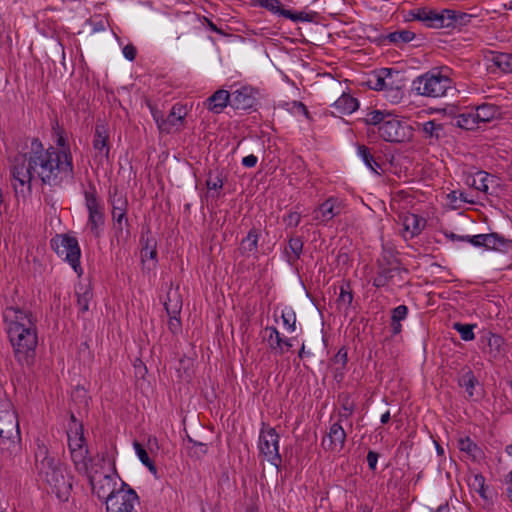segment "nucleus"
<instances>
[{
    "instance_id": "f257e3e1",
    "label": "nucleus",
    "mask_w": 512,
    "mask_h": 512,
    "mask_svg": "<svg viewBox=\"0 0 512 512\" xmlns=\"http://www.w3.org/2000/svg\"><path fill=\"white\" fill-rule=\"evenodd\" d=\"M11 175L15 182L23 188L31 190L34 178L42 184L59 186L74 176V165L70 164L69 156L55 153L54 146L45 148L38 138H33L28 150L17 154L11 164Z\"/></svg>"
},
{
    "instance_id": "f03ea898",
    "label": "nucleus",
    "mask_w": 512,
    "mask_h": 512,
    "mask_svg": "<svg viewBox=\"0 0 512 512\" xmlns=\"http://www.w3.org/2000/svg\"><path fill=\"white\" fill-rule=\"evenodd\" d=\"M3 319L16 360L21 365H31L38 345L36 320L32 313L19 307H8L3 312Z\"/></svg>"
},
{
    "instance_id": "7ed1b4c3",
    "label": "nucleus",
    "mask_w": 512,
    "mask_h": 512,
    "mask_svg": "<svg viewBox=\"0 0 512 512\" xmlns=\"http://www.w3.org/2000/svg\"><path fill=\"white\" fill-rule=\"evenodd\" d=\"M35 470L40 480L45 482L61 501H67L72 490V477L65 473L61 461L53 455L47 445L37 439Z\"/></svg>"
},
{
    "instance_id": "20e7f679",
    "label": "nucleus",
    "mask_w": 512,
    "mask_h": 512,
    "mask_svg": "<svg viewBox=\"0 0 512 512\" xmlns=\"http://www.w3.org/2000/svg\"><path fill=\"white\" fill-rule=\"evenodd\" d=\"M22 451L21 434L16 412L8 397L0 400V457L13 461Z\"/></svg>"
},
{
    "instance_id": "39448f33",
    "label": "nucleus",
    "mask_w": 512,
    "mask_h": 512,
    "mask_svg": "<svg viewBox=\"0 0 512 512\" xmlns=\"http://www.w3.org/2000/svg\"><path fill=\"white\" fill-rule=\"evenodd\" d=\"M447 69L434 68L413 81V89L418 95L439 98L446 96L447 91L452 89L453 81L446 73Z\"/></svg>"
},
{
    "instance_id": "423d86ee",
    "label": "nucleus",
    "mask_w": 512,
    "mask_h": 512,
    "mask_svg": "<svg viewBox=\"0 0 512 512\" xmlns=\"http://www.w3.org/2000/svg\"><path fill=\"white\" fill-rule=\"evenodd\" d=\"M55 253L67 262L74 272L81 276L83 269L80 263L81 249L78 240L69 234H57L50 241Z\"/></svg>"
},
{
    "instance_id": "0eeeda50",
    "label": "nucleus",
    "mask_w": 512,
    "mask_h": 512,
    "mask_svg": "<svg viewBox=\"0 0 512 512\" xmlns=\"http://www.w3.org/2000/svg\"><path fill=\"white\" fill-rule=\"evenodd\" d=\"M84 198L88 212L86 227L95 238H100L104 230L105 213L94 185H89L88 189L84 191Z\"/></svg>"
},
{
    "instance_id": "6e6552de",
    "label": "nucleus",
    "mask_w": 512,
    "mask_h": 512,
    "mask_svg": "<svg viewBox=\"0 0 512 512\" xmlns=\"http://www.w3.org/2000/svg\"><path fill=\"white\" fill-rule=\"evenodd\" d=\"M112 206V230L118 242L127 241L130 237V223L127 217L128 200L124 195H118L117 192L110 198Z\"/></svg>"
},
{
    "instance_id": "1a4fd4ad",
    "label": "nucleus",
    "mask_w": 512,
    "mask_h": 512,
    "mask_svg": "<svg viewBox=\"0 0 512 512\" xmlns=\"http://www.w3.org/2000/svg\"><path fill=\"white\" fill-rule=\"evenodd\" d=\"M279 440L280 437L274 428H261L258 441L259 453L277 469H279L282 463L279 453Z\"/></svg>"
},
{
    "instance_id": "9d476101",
    "label": "nucleus",
    "mask_w": 512,
    "mask_h": 512,
    "mask_svg": "<svg viewBox=\"0 0 512 512\" xmlns=\"http://www.w3.org/2000/svg\"><path fill=\"white\" fill-rule=\"evenodd\" d=\"M377 132L384 141L391 143H403L413 136V128L407 122L392 116L388 117Z\"/></svg>"
},
{
    "instance_id": "9b49d317",
    "label": "nucleus",
    "mask_w": 512,
    "mask_h": 512,
    "mask_svg": "<svg viewBox=\"0 0 512 512\" xmlns=\"http://www.w3.org/2000/svg\"><path fill=\"white\" fill-rule=\"evenodd\" d=\"M127 487L128 485L122 482L117 493L107 501L106 512H137L139 497L133 489Z\"/></svg>"
},
{
    "instance_id": "f8f14e48",
    "label": "nucleus",
    "mask_w": 512,
    "mask_h": 512,
    "mask_svg": "<svg viewBox=\"0 0 512 512\" xmlns=\"http://www.w3.org/2000/svg\"><path fill=\"white\" fill-rule=\"evenodd\" d=\"M399 72L390 68H383L372 78L368 80V85L376 91H385L386 97L391 98L392 102H399L403 97V92L399 86L394 87L393 75Z\"/></svg>"
},
{
    "instance_id": "ddd939ff",
    "label": "nucleus",
    "mask_w": 512,
    "mask_h": 512,
    "mask_svg": "<svg viewBox=\"0 0 512 512\" xmlns=\"http://www.w3.org/2000/svg\"><path fill=\"white\" fill-rule=\"evenodd\" d=\"M89 478L90 485L92 487V491L97 497L101 500H104L105 503L109 501V499L115 495L118 491L117 486V475L116 473H100V472H90L86 475Z\"/></svg>"
},
{
    "instance_id": "4468645a",
    "label": "nucleus",
    "mask_w": 512,
    "mask_h": 512,
    "mask_svg": "<svg viewBox=\"0 0 512 512\" xmlns=\"http://www.w3.org/2000/svg\"><path fill=\"white\" fill-rule=\"evenodd\" d=\"M344 209V202L337 197H329L313 210V219L317 224L327 225L333 218L339 216Z\"/></svg>"
},
{
    "instance_id": "2eb2a0df",
    "label": "nucleus",
    "mask_w": 512,
    "mask_h": 512,
    "mask_svg": "<svg viewBox=\"0 0 512 512\" xmlns=\"http://www.w3.org/2000/svg\"><path fill=\"white\" fill-rule=\"evenodd\" d=\"M346 432L341 422H334L330 425L327 434L321 441V447L330 453H339L345 446Z\"/></svg>"
},
{
    "instance_id": "dca6fc26",
    "label": "nucleus",
    "mask_w": 512,
    "mask_h": 512,
    "mask_svg": "<svg viewBox=\"0 0 512 512\" xmlns=\"http://www.w3.org/2000/svg\"><path fill=\"white\" fill-rule=\"evenodd\" d=\"M466 184L485 194H494L499 186V179L494 175L479 170L467 175Z\"/></svg>"
},
{
    "instance_id": "f3484780",
    "label": "nucleus",
    "mask_w": 512,
    "mask_h": 512,
    "mask_svg": "<svg viewBox=\"0 0 512 512\" xmlns=\"http://www.w3.org/2000/svg\"><path fill=\"white\" fill-rule=\"evenodd\" d=\"M258 91L251 86H241L231 92V107L236 110H248L257 102Z\"/></svg>"
},
{
    "instance_id": "a211bd4d",
    "label": "nucleus",
    "mask_w": 512,
    "mask_h": 512,
    "mask_svg": "<svg viewBox=\"0 0 512 512\" xmlns=\"http://www.w3.org/2000/svg\"><path fill=\"white\" fill-rule=\"evenodd\" d=\"M187 115V109L184 105L176 103L172 106L168 116L160 124V132L171 133L173 130H178L184 123Z\"/></svg>"
},
{
    "instance_id": "6ab92c4d",
    "label": "nucleus",
    "mask_w": 512,
    "mask_h": 512,
    "mask_svg": "<svg viewBox=\"0 0 512 512\" xmlns=\"http://www.w3.org/2000/svg\"><path fill=\"white\" fill-rule=\"evenodd\" d=\"M414 20L423 22L430 28H444V9L436 11L429 8H416L411 11Z\"/></svg>"
},
{
    "instance_id": "aec40b11",
    "label": "nucleus",
    "mask_w": 512,
    "mask_h": 512,
    "mask_svg": "<svg viewBox=\"0 0 512 512\" xmlns=\"http://www.w3.org/2000/svg\"><path fill=\"white\" fill-rule=\"evenodd\" d=\"M164 307L169 316L168 327L170 331L175 334L181 329V321L178 316L181 312L182 303L179 300L178 295L176 293H168Z\"/></svg>"
},
{
    "instance_id": "412c9836",
    "label": "nucleus",
    "mask_w": 512,
    "mask_h": 512,
    "mask_svg": "<svg viewBox=\"0 0 512 512\" xmlns=\"http://www.w3.org/2000/svg\"><path fill=\"white\" fill-rule=\"evenodd\" d=\"M484 340L486 344L483 348V353L488 356L489 361L494 362L504 357L505 340L502 336L488 333Z\"/></svg>"
},
{
    "instance_id": "4be33fe9",
    "label": "nucleus",
    "mask_w": 512,
    "mask_h": 512,
    "mask_svg": "<svg viewBox=\"0 0 512 512\" xmlns=\"http://www.w3.org/2000/svg\"><path fill=\"white\" fill-rule=\"evenodd\" d=\"M69 451L88 450L86 440L84 438L83 426L77 422L74 415H71V424L67 431Z\"/></svg>"
},
{
    "instance_id": "5701e85b",
    "label": "nucleus",
    "mask_w": 512,
    "mask_h": 512,
    "mask_svg": "<svg viewBox=\"0 0 512 512\" xmlns=\"http://www.w3.org/2000/svg\"><path fill=\"white\" fill-rule=\"evenodd\" d=\"M231 106V93L225 89H218L209 96L204 106L214 114H220L227 106Z\"/></svg>"
},
{
    "instance_id": "b1692460",
    "label": "nucleus",
    "mask_w": 512,
    "mask_h": 512,
    "mask_svg": "<svg viewBox=\"0 0 512 512\" xmlns=\"http://www.w3.org/2000/svg\"><path fill=\"white\" fill-rule=\"evenodd\" d=\"M109 134L105 125L97 124L95 127L93 148L96 151V157L101 159H108L110 146H109Z\"/></svg>"
},
{
    "instance_id": "393cba45",
    "label": "nucleus",
    "mask_w": 512,
    "mask_h": 512,
    "mask_svg": "<svg viewBox=\"0 0 512 512\" xmlns=\"http://www.w3.org/2000/svg\"><path fill=\"white\" fill-rule=\"evenodd\" d=\"M405 237L410 238L419 235L426 226V220L413 213H405L400 216Z\"/></svg>"
},
{
    "instance_id": "a878e982",
    "label": "nucleus",
    "mask_w": 512,
    "mask_h": 512,
    "mask_svg": "<svg viewBox=\"0 0 512 512\" xmlns=\"http://www.w3.org/2000/svg\"><path fill=\"white\" fill-rule=\"evenodd\" d=\"M418 129L422 133V136L429 144L437 143L441 138L444 137V126L442 123L436 120H429L424 123L418 124Z\"/></svg>"
},
{
    "instance_id": "bb28decb",
    "label": "nucleus",
    "mask_w": 512,
    "mask_h": 512,
    "mask_svg": "<svg viewBox=\"0 0 512 512\" xmlns=\"http://www.w3.org/2000/svg\"><path fill=\"white\" fill-rule=\"evenodd\" d=\"M472 15L452 9H444V28H456L467 25Z\"/></svg>"
},
{
    "instance_id": "cd10ccee",
    "label": "nucleus",
    "mask_w": 512,
    "mask_h": 512,
    "mask_svg": "<svg viewBox=\"0 0 512 512\" xmlns=\"http://www.w3.org/2000/svg\"><path fill=\"white\" fill-rule=\"evenodd\" d=\"M263 340H266L269 344V348L278 353L283 354V343L284 337L281 336L278 329L274 326H268L263 331Z\"/></svg>"
},
{
    "instance_id": "c85d7f7f",
    "label": "nucleus",
    "mask_w": 512,
    "mask_h": 512,
    "mask_svg": "<svg viewBox=\"0 0 512 512\" xmlns=\"http://www.w3.org/2000/svg\"><path fill=\"white\" fill-rule=\"evenodd\" d=\"M259 232L257 229L252 228L247 236L241 240L238 248L239 253L243 256H250L255 254L258 250Z\"/></svg>"
},
{
    "instance_id": "c756f323",
    "label": "nucleus",
    "mask_w": 512,
    "mask_h": 512,
    "mask_svg": "<svg viewBox=\"0 0 512 512\" xmlns=\"http://www.w3.org/2000/svg\"><path fill=\"white\" fill-rule=\"evenodd\" d=\"M75 295L77 298V305L79 312L85 313L89 310L90 302L93 298L92 288L89 284H82L76 286Z\"/></svg>"
},
{
    "instance_id": "7c9ffc66",
    "label": "nucleus",
    "mask_w": 512,
    "mask_h": 512,
    "mask_svg": "<svg viewBox=\"0 0 512 512\" xmlns=\"http://www.w3.org/2000/svg\"><path fill=\"white\" fill-rule=\"evenodd\" d=\"M338 402L340 404V410L338 413V422L349 420L353 415L356 404L349 393H341L338 395Z\"/></svg>"
},
{
    "instance_id": "2f4dec72",
    "label": "nucleus",
    "mask_w": 512,
    "mask_h": 512,
    "mask_svg": "<svg viewBox=\"0 0 512 512\" xmlns=\"http://www.w3.org/2000/svg\"><path fill=\"white\" fill-rule=\"evenodd\" d=\"M511 246V241L498 233L485 234L483 248L487 250L506 251Z\"/></svg>"
},
{
    "instance_id": "473e14b6",
    "label": "nucleus",
    "mask_w": 512,
    "mask_h": 512,
    "mask_svg": "<svg viewBox=\"0 0 512 512\" xmlns=\"http://www.w3.org/2000/svg\"><path fill=\"white\" fill-rule=\"evenodd\" d=\"M88 450L71 451L70 456L75 469L84 475L89 474L91 459Z\"/></svg>"
},
{
    "instance_id": "72a5a7b5",
    "label": "nucleus",
    "mask_w": 512,
    "mask_h": 512,
    "mask_svg": "<svg viewBox=\"0 0 512 512\" xmlns=\"http://www.w3.org/2000/svg\"><path fill=\"white\" fill-rule=\"evenodd\" d=\"M400 269L397 266L388 267V266H380L376 276L373 279V286L377 288L387 286L390 281L393 279L395 274L399 273Z\"/></svg>"
},
{
    "instance_id": "f704fd0d",
    "label": "nucleus",
    "mask_w": 512,
    "mask_h": 512,
    "mask_svg": "<svg viewBox=\"0 0 512 512\" xmlns=\"http://www.w3.org/2000/svg\"><path fill=\"white\" fill-rule=\"evenodd\" d=\"M500 114V109L494 104L484 103L479 105L475 111L477 122L486 123L495 119Z\"/></svg>"
},
{
    "instance_id": "c9c22d12",
    "label": "nucleus",
    "mask_w": 512,
    "mask_h": 512,
    "mask_svg": "<svg viewBox=\"0 0 512 512\" xmlns=\"http://www.w3.org/2000/svg\"><path fill=\"white\" fill-rule=\"evenodd\" d=\"M336 110L342 114H351L357 110L358 100L349 94L343 93L333 104Z\"/></svg>"
},
{
    "instance_id": "e433bc0d",
    "label": "nucleus",
    "mask_w": 512,
    "mask_h": 512,
    "mask_svg": "<svg viewBox=\"0 0 512 512\" xmlns=\"http://www.w3.org/2000/svg\"><path fill=\"white\" fill-rule=\"evenodd\" d=\"M497 68L504 73L512 72V54L501 52H490L488 58Z\"/></svg>"
},
{
    "instance_id": "4c0bfd02",
    "label": "nucleus",
    "mask_w": 512,
    "mask_h": 512,
    "mask_svg": "<svg viewBox=\"0 0 512 512\" xmlns=\"http://www.w3.org/2000/svg\"><path fill=\"white\" fill-rule=\"evenodd\" d=\"M357 154L362 159L364 164L375 174L380 175L381 174V165L378 163V161L374 158L372 155L370 149L366 147L365 145H359L357 148Z\"/></svg>"
},
{
    "instance_id": "58836bf2",
    "label": "nucleus",
    "mask_w": 512,
    "mask_h": 512,
    "mask_svg": "<svg viewBox=\"0 0 512 512\" xmlns=\"http://www.w3.org/2000/svg\"><path fill=\"white\" fill-rule=\"evenodd\" d=\"M303 241L300 237H291L288 241V247L286 248V254L288 262L293 264L301 256L303 251Z\"/></svg>"
},
{
    "instance_id": "ea45409f",
    "label": "nucleus",
    "mask_w": 512,
    "mask_h": 512,
    "mask_svg": "<svg viewBox=\"0 0 512 512\" xmlns=\"http://www.w3.org/2000/svg\"><path fill=\"white\" fill-rule=\"evenodd\" d=\"M458 448L461 452H465L473 460H477L482 456V450L469 437L460 438Z\"/></svg>"
},
{
    "instance_id": "a19ab883",
    "label": "nucleus",
    "mask_w": 512,
    "mask_h": 512,
    "mask_svg": "<svg viewBox=\"0 0 512 512\" xmlns=\"http://www.w3.org/2000/svg\"><path fill=\"white\" fill-rule=\"evenodd\" d=\"M353 298H354V296H353V292H352L350 283H348V282L342 283V285L340 286V291H339V295L337 298L338 306L347 310L348 308L351 307Z\"/></svg>"
},
{
    "instance_id": "79ce46f5",
    "label": "nucleus",
    "mask_w": 512,
    "mask_h": 512,
    "mask_svg": "<svg viewBox=\"0 0 512 512\" xmlns=\"http://www.w3.org/2000/svg\"><path fill=\"white\" fill-rule=\"evenodd\" d=\"M133 447L136 455L138 456L141 463L148 468V470L153 474H157V468L154 462L150 459L146 449L139 442L135 441L133 443Z\"/></svg>"
},
{
    "instance_id": "37998d69",
    "label": "nucleus",
    "mask_w": 512,
    "mask_h": 512,
    "mask_svg": "<svg viewBox=\"0 0 512 512\" xmlns=\"http://www.w3.org/2000/svg\"><path fill=\"white\" fill-rule=\"evenodd\" d=\"M459 385L463 387L469 398L474 396V389L478 385V380L471 370H467L459 379Z\"/></svg>"
},
{
    "instance_id": "c03bdc74",
    "label": "nucleus",
    "mask_w": 512,
    "mask_h": 512,
    "mask_svg": "<svg viewBox=\"0 0 512 512\" xmlns=\"http://www.w3.org/2000/svg\"><path fill=\"white\" fill-rule=\"evenodd\" d=\"M56 135H57V138H56V141H55L56 147H54L55 148V153H64V154H66L67 156H69L70 164H73V156L71 154L70 146H69L67 138H66V136L64 134V131L58 128L56 130Z\"/></svg>"
},
{
    "instance_id": "a18cd8bd",
    "label": "nucleus",
    "mask_w": 512,
    "mask_h": 512,
    "mask_svg": "<svg viewBox=\"0 0 512 512\" xmlns=\"http://www.w3.org/2000/svg\"><path fill=\"white\" fill-rule=\"evenodd\" d=\"M141 259L142 262L152 260L154 261V265L157 263V249L155 239L147 238L145 240V244L141 250Z\"/></svg>"
},
{
    "instance_id": "49530a36",
    "label": "nucleus",
    "mask_w": 512,
    "mask_h": 512,
    "mask_svg": "<svg viewBox=\"0 0 512 512\" xmlns=\"http://www.w3.org/2000/svg\"><path fill=\"white\" fill-rule=\"evenodd\" d=\"M455 120L458 127L466 130H473L478 125L475 113L472 112L459 114Z\"/></svg>"
},
{
    "instance_id": "de8ad7c7",
    "label": "nucleus",
    "mask_w": 512,
    "mask_h": 512,
    "mask_svg": "<svg viewBox=\"0 0 512 512\" xmlns=\"http://www.w3.org/2000/svg\"><path fill=\"white\" fill-rule=\"evenodd\" d=\"M391 115L381 110H373L367 113L365 117V122L368 125L377 126L378 128L382 126V124L387 121L388 117Z\"/></svg>"
},
{
    "instance_id": "09e8293b",
    "label": "nucleus",
    "mask_w": 512,
    "mask_h": 512,
    "mask_svg": "<svg viewBox=\"0 0 512 512\" xmlns=\"http://www.w3.org/2000/svg\"><path fill=\"white\" fill-rule=\"evenodd\" d=\"M415 37V34L409 30H401L389 33L386 36V39L390 43L399 44V43H408L412 41Z\"/></svg>"
},
{
    "instance_id": "8fccbe9b",
    "label": "nucleus",
    "mask_w": 512,
    "mask_h": 512,
    "mask_svg": "<svg viewBox=\"0 0 512 512\" xmlns=\"http://www.w3.org/2000/svg\"><path fill=\"white\" fill-rule=\"evenodd\" d=\"M281 318L283 326L288 332H294L296 329V314L292 308L282 310Z\"/></svg>"
},
{
    "instance_id": "3c124183",
    "label": "nucleus",
    "mask_w": 512,
    "mask_h": 512,
    "mask_svg": "<svg viewBox=\"0 0 512 512\" xmlns=\"http://www.w3.org/2000/svg\"><path fill=\"white\" fill-rule=\"evenodd\" d=\"M257 4L271 13L278 14L280 16H283V13L288 10L282 7L279 0H257Z\"/></svg>"
},
{
    "instance_id": "603ef678",
    "label": "nucleus",
    "mask_w": 512,
    "mask_h": 512,
    "mask_svg": "<svg viewBox=\"0 0 512 512\" xmlns=\"http://www.w3.org/2000/svg\"><path fill=\"white\" fill-rule=\"evenodd\" d=\"M453 328L460 334L461 339L464 341H471L475 338V334L473 332V325L455 323L453 325Z\"/></svg>"
},
{
    "instance_id": "864d4df0",
    "label": "nucleus",
    "mask_w": 512,
    "mask_h": 512,
    "mask_svg": "<svg viewBox=\"0 0 512 512\" xmlns=\"http://www.w3.org/2000/svg\"><path fill=\"white\" fill-rule=\"evenodd\" d=\"M283 17L292 20L293 22H311L313 21V15L305 12H294L287 10L283 13Z\"/></svg>"
},
{
    "instance_id": "5fc2aeb1",
    "label": "nucleus",
    "mask_w": 512,
    "mask_h": 512,
    "mask_svg": "<svg viewBox=\"0 0 512 512\" xmlns=\"http://www.w3.org/2000/svg\"><path fill=\"white\" fill-rule=\"evenodd\" d=\"M407 315L408 307L406 305H399L392 309L391 320H393V322H401L407 318Z\"/></svg>"
},
{
    "instance_id": "6e6d98bb",
    "label": "nucleus",
    "mask_w": 512,
    "mask_h": 512,
    "mask_svg": "<svg viewBox=\"0 0 512 512\" xmlns=\"http://www.w3.org/2000/svg\"><path fill=\"white\" fill-rule=\"evenodd\" d=\"M223 184V179L220 175L212 176V174H210L208 179L206 180V186L208 190L218 191L222 189Z\"/></svg>"
},
{
    "instance_id": "4d7b16f0",
    "label": "nucleus",
    "mask_w": 512,
    "mask_h": 512,
    "mask_svg": "<svg viewBox=\"0 0 512 512\" xmlns=\"http://www.w3.org/2000/svg\"><path fill=\"white\" fill-rule=\"evenodd\" d=\"M189 443L192 444V446L189 448L190 449V453L192 455H195L197 457H201L203 455H205L207 453V445L206 444H203V443H197L195 441H193L192 439H189Z\"/></svg>"
},
{
    "instance_id": "13d9d810",
    "label": "nucleus",
    "mask_w": 512,
    "mask_h": 512,
    "mask_svg": "<svg viewBox=\"0 0 512 512\" xmlns=\"http://www.w3.org/2000/svg\"><path fill=\"white\" fill-rule=\"evenodd\" d=\"M287 227H297L301 221V215L298 212H289L283 218Z\"/></svg>"
},
{
    "instance_id": "bf43d9fd",
    "label": "nucleus",
    "mask_w": 512,
    "mask_h": 512,
    "mask_svg": "<svg viewBox=\"0 0 512 512\" xmlns=\"http://www.w3.org/2000/svg\"><path fill=\"white\" fill-rule=\"evenodd\" d=\"M347 361H348L347 349L342 347L338 350L337 354L334 356L333 362L335 364H339L340 367L343 369V368H345Z\"/></svg>"
},
{
    "instance_id": "052dcab7",
    "label": "nucleus",
    "mask_w": 512,
    "mask_h": 512,
    "mask_svg": "<svg viewBox=\"0 0 512 512\" xmlns=\"http://www.w3.org/2000/svg\"><path fill=\"white\" fill-rule=\"evenodd\" d=\"M485 240V234H478L474 236L467 235V242L475 247H483Z\"/></svg>"
},
{
    "instance_id": "680f3d73",
    "label": "nucleus",
    "mask_w": 512,
    "mask_h": 512,
    "mask_svg": "<svg viewBox=\"0 0 512 512\" xmlns=\"http://www.w3.org/2000/svg\"><path fill=\"white\" fill-rule=\"evenodd\" d=\"M136 54L137 50L132 44H128L123 48V55L129 61H133L136 57Z\"/></svg>"
},
{
    "instance_id": "e2e57ef3",
    "label": "nucleus",
    "mask_w": 512,
    "mask_h": 512,
    "mask_svg": "<svg viewBox=\"0 0 512 512\" xmlns=\"http://www.w3.org/2000/svg\"><path fill=\"white\" fill-rule=\"evenodd\" d=\"M377 461H378V454L374 451H369L367 454V463H368L369 468L372 471L376 470Z\"/></svg>"
},
{
    "instance_id": "0e129e2a",
    "label": "nucleus",
    "mask_w": 512,
    "mask_h": 512,
    "mask_svg": "<svg viewBox=\"0 0 512 512\" xmlns=\"http://www.w3.org/2000/svg\"><path fill=\"white\" fill-rule=\"evenodd\" d=\"M258 162V158L253 155V154H250L248 156H245L243 159H242V165L246 168H253L256 166Z\"/></svg>"
},
{
    "instance_id": "69168bd1",
    "label": "nucleus",
    "mask_w": 512,
    "mask_h": 512,
    "mask_svg": "<svg viewBox=\"0 0 512 512\" xmlns=\"http://www.w3.org/2000/svg\"><path fill=\"white\" fill-rule=\"evenodd\" d=\"M89 25H91L92 32H94V33L101 32L106 29L105 22L103 20H99V21L90 20Z\"/></svg>"
},
{
    "instance_id": "338daca9",
    "label": "nucleus",
    "mask_w": 512,
    "mask_h": 512,
    "mask_svg": "<svg viewBox=\"0 0 512 512\" xmlns=\"http://www.w3.org/2000/svg\"><path fill=\"white\" fill-rule=\"evenodd\" d=\"M445 237L453 242L455 241H462V242H467V235L466 236H460V235H457L453 232H445L444 233Z\"/></svg>"
},
{
    "instance_id": "774afa93",
    "label": "nucleus",
    "mask_w": 512,
    "mask_h": 512,
    "mask_svg": "<svg viewBox=\"0 0 512 512\" xmlns=\"http://www.w3.org/2000/svg\"><path fill=\"white\" fill-rule=\"evenodd\" d=\"M151 113H152V117H153L154 121L157 124L158 129L160 130V124L162 121H164V117H163L162 113L159 110L154 109V108H151Z\"/></svg>"
}]
</instances>
